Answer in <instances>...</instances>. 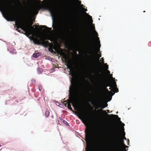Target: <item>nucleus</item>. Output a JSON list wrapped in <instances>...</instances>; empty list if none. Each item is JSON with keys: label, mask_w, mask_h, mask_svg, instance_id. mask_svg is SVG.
<instances>
[{"label": "nucleus", "mask_w": 151, "mask_h": 151, "mask_svg": "<svg viewBox=\"0 0 151 151\" xmlns=\"http://www.w3.org/2000/svg\"><path fill=\"white\" fill-rule=\"evenodd\" d=\"M33 23L32 22L30 24H29L27 23H19L18 25H17L16 27L18 28H21V29L23 30L25 32L32 35L34 32L35 28L33 27H32ZM35 25H33V27H35Z\"/></svg>", "instance_id": "4"}, {"label": "nucleus", "mask_w": 151, "mask_h": 151, "mask_svg": "<svg viewBox=\"0 0 151 151\" xmlns=\"http://www.w3.org/2000/svg\"><path fill=\"white\" fill-rule=\"evenodd\" d=\"M79 118L81 119H83L86 122H88V120L86 115L85 112H81L79 114Z\"/></svg>", "instance_id": "7"}, {"label": "nucleus", "mask_w": 151, "mask_h": 151, "mask_svg": "<svg viewBox=\"0 0 151 151\" xmlns=\"http://www.w3.org/2000/svg\"><path fill=\"white\" fill-rule=\"evenodd\" d=\"M98 55H99V58H98V60H99V59L100 58V57H101V55H100V54H98Z\"/></svg>", "instance_id": "26"}, {"label": "nucleus", "mask_w": 151, "mask_h": 151, "mask_svg": "<svg viewBox=\"0 0 151 151\" xmlns=\"http://www.w3.org/2000/svg\"><path fill=\"white\" fill-rule=\"evenodd\" d=\"M37 70L38 72V73L39 74L41 73L43 71V70L41 68H39L37 69Z\"/></svg>", "instance_id": "19"}, {"label": "nucleus", "mask_w": 151, "mask_h": 151, "mask_svg": "<svg viewBox=\"0 0 151 151\" xmlns=\"http://www.w3.org/2000/svg\"><path fill=\"white\" fill-rule=\"evenodd\" d=\"M148 45L150 46L151 45V42H150L148 43Z\"/></svg>", "instance_id": "28"}, {"label": "nucleus", "mask_w": 151, "mask_h": 151, "mask_svg": "<svg viewBox=\"0 0 151 151\" xmlns=\"http://www.w3.org/2000/svg\"><path fill=\"white\" fill-rule=\"evenodd\" d=\"M107 72H108V73L109 74H110V71L109 70H107Z\"/></svg>", "instance_id": "30"}, {"label": "nucleus", "mask_w": 151, "mask_h": 151, "mask_svg": "<svg viewBox=\"0 0 151 151\" xmlns=\"http://www.w3.org/2000/svg\"><path fill=\"white\" fill-rule=\"evenodd\" d=\"M105 112L106 113V111H105Z\"/></svg>", "instance_id": "42"}, {"label": "nucleus", "mask_w": 151, "mask_h": 151, "mask_svg": "<svg viewBox=\"0 0 151 151\" xmlns=\"http://www.w3.org/2000/svg\"><path fill=\"white\" fill-rule=\"evenodd\" d=\"M71 85L69 89V94L70 96L69 98L70 102H68V108L70 110L73 111L72 108L71 107L70 103L72 104V106L75 107L76 104L75 102L76 99V86L75 79V78H72L71 80Z\"/></svg>", "instance_id": "2"}, {"label": "nucleus", "mask_w": 151, "mask_h": 151, "mask_svg": "<svg viewBox=\"0 0 151 151\" xmlns=\"http://www.w3.org/2000/svg\"><path fill=\"white\" fill-rule=\"evenodd\" d=\"M94 32H95V33L96 35V36H98V33H97L96 31L95 30H94ZM97 39L98 40V42L99 43V48L100 47L101 45H100V41L99 40V38L97 37Z\"/></svg>", "instance_id": "17"}, {"label": "nucleus", "mask_w": 151, "mask_h": 151, "mask_svg": "<svg viewBox=\"0 0 151 151\" xmlns=\"http://www.w3.org/2000/svg\"><path fill=\"white\" fill-rule=\"evenodd\" d=\"M38 88L39 90L40 91H41L42 90V86L41 84H39L38 86Z\"/></svg>", "instance_id": "22"}, {"label": "nucleus", "mask_w": 151, "mask_h": 151, "mask_svg": "<svg viewBox=\"0 0 151 151\" xmlns=\"http://www.w3.org/2000/svg\"><path fill=\"white\" fill-rule=\"evenodd\" d=\"M51 117H52V119H53V116H51Z\"/></svg>", "instance_id": "38"}, {"label": "nucleus", "mask_w": 151, "mask_h": 151, "mask_svg": "<svg viewBox=\"0 0 151 151\" xmlns=\"http://www.w3.org/2000/svg\"><path fill=\"white\" fill-rule=\"evenodd\" d=\"M84 9L85 10V12H84V14H85L88 15V16H89V17H91V21H91V23H92V22H93V21H92V17H91V16H90V15H88V14H87V13L86 12V11H87V9H84Z\"/></svg>", "instance_id": "20"}, {"label": "nucleus", "mask_w": 151, "mask_h": 151, "mask_svg": "<svg viewBox=\"0 0 151 151\" xmlns=\"http://www.w3.org/2000/svg\"><path fill=\"white\" fill-rule=\"evenodd\" d=\"M87 94H88V95L90 96H93V94L91 93L89 91L87 92Z\"/></svg>", "instance_id": "23"}, {"label": "nucleus", "mask_w": 151, "mask_h": 151, "mask_svg": "<svg viewBox=\"0 0 151 151\" xmlns=\"http://www.w3.org/2000/svg\"><path fill=\"white\" fill-rule=\"evenodd\" d=\"M60 49L61 50H62V49H61V48H60Z\"/></svg>", "instance_id": "40"}, {"label": "nucleus", "mask_w": 151, "mask_h": 151, "mask_svg": "<svg viewBox=\"0 0 151 151\" xmlns=\"http://www.w3.org/2000/svg\"><path fill=\"white\" fill-rule=\"evenodd\" d=\"M51 52H53V50L52 49V51H51Z\"/></svg>", "instance_id": "39"}, {"label": "nucleus", "mask_w": 151, "mask_h": 151, "mask_svg": "<svg viewBox=\"0 0 151 151\" xmlns=\"http://www.w3.org/2000/svg\"><path fill=\"white\" fill-rule=\"evenodd\" d=\"M110 117L112 119H114V118H118L119 120H120V118L118 116L116 115L111 114L110 115Z\"/></svg>", "instance_id": "12"}, {"label": "nucleus", "mask_w": 151, "mask_h": 151, "mask_svg": "<svg viewBox=\"0 0 151 151\" xmlns=\"http://www.w3.org/2000/svg\"><path fill=\"white\" fill-rule=\"evenodd\" d=\"M96 47L95 45L93 44L92 42H91L90 43V47L89 48V50L90 51V53L91 54L93 53L95 51Z\"/></svg>", "instance_id": "8"}, {"label": "nucleus", "mask_w": 151, "mask_h": 151, "mask_svg": "<svg viewBox=\"0 0 151 151\" xmlns=\"http://www.w3.org/2000/svg\"><path fill=\"white\" fill-rule=\"evenodd\" d=\"M101 61L102 63H104V59L103 58H101Z\"/></svg>", "instance_id": "24"}, {"label": "nucleus", "mask_w": 151, "mask_h": 151, "mask_svg": "<svg viewBox=\"0 0 151 151\" xmlns=\"http://www.w3.org/2000/svg\"><path fill=\"white\" fill-rule=\"evenodd\" d=\"M1 146V145H0V147Z\"/></svg>", "instance_id": "43"}, {"label": "nucleus", "mask_w": 151, "mask_h": 151, "mask_svg": "<svg viewBox=\"0 0 151 151\" xmlns=\"http://www.w3.org/2000/svg\"><path fill=\"white\" fill-rule=\"evenodd\" d=\"M120 122L122 123V126L124 127L125 125L123 123H122L121 122Z\"/></svg>", "instance_id": "29"}, {"label": "nucleus", "mask_w": 151, "mask_h": 151, "mask_svg": "<svg viewBox=\"0 0 151 151\" xmlns=\"http://www.w3.org/2000/svg\"><path fill=\"white\" fill-rule=\"evenodd\" d=\"M143 12H145V11H144Z\"/></svg>", "instance_id": "41"}, {"label": "nucleus", "mask_w": 151, "mask_h": 151, "mask_svg": "<svg viewBox=\"0 0 151 151\" xmlns=\"http://www.w3.org/2000/svg\"><path fill=\"white\" fill-rule=\"evenodd\" d=\"M0 6L4 12V16L7 21H14L18 20V16L13 12L10 4H5L3 0H0Z\"/></svg>", "instance_id": "1"}, {"label": "nucleus", "mask_w": 151, "mask_h": 151, "mask_svg": "<svg viewBox=\"0 0 151 151\" xmlns=\"http://www.w3.org/2000/svg\"><path fill=\"white\" fill-rule=\"evenodd\" d=\"M99 111H101L102 112L104 111L102 109H101Z\"/></svg>", "instance_id": "31"}, {"label": "nucleus", "mask_w": 151, "mask_h": 151, "mask_svg": "<svg viewBox=\"0 0 151 151\" xmlns=\"http://www.w3.org/2000/svg\"><path fill=\"white\" fill-rule=\"evenodd\" d=\"M66 65L67 66V68L69 69L73 73L72 74V75H73L74 70L72 68V65L71 64L69 63H68L67 65Z\"/></svg>", "instance_id": "11"}, {"label": "nucleus", "mask_w": 151, "mask_h": 151, "mask_svg": "<svg viewBox=\"0 0 151 151\" xmlns=\"http://www.w3.org/2000/svg\"><path fill=\"white\" fill-rule=\"evenodd\" d=\"M106 91L108 92L109 93H111V92H110V91H109V90H108V89H107V88H106Z\"/></svg>", "instance_id": "27"}, {"label": "nucleus", "mask_w": 151, "mask_h": 151, "mask_svg": "<svg viewBox=\"0 0 151 151\" xmlns=\"http://www.w3.org/2000/svg\"><path fill=\"white\" fill-rule=\"evenodd\" d=\"M50 114V112L49 110L47 109L45 110V116L46 117H48Z\"/></svg>", "instance_id": "13"}, {"label": "nucleus", "mask_w": 151, "mask_h": 151, "mask_svg": "<svg viewBox=\"0 0 151 151\" xmlns=\"http://www.w3.org/2000/svg\"><path fill=\"white\" fill-rule=\"evenodd\" d=\"M40 39H44L45 40H50V37L48 36L41 37Z\"/></svg>", "instance_id": "15"}, {"label": "nucleus", "mask_w": 151, "mask_h": 151, "mask_svg": "<svg viewBox=\"0 0 151 151\" xmlns=\"http://www.w3.org/2000/svg\"><path fill=\"white\" fill-rule=\"evenodd\" d=\"M18 2H19V4H21V2H20V1H18Z\"/></svg>", "instance_id": "34"}, {"label": "nucleus", "mask_w": 151, "mask_h": 151, "mask_svg": "<svg viewBox=\"0 0 151 151\" xmlns=\"http://www.w3.org/2000/svg\"><path fill=\"white\" fill-rule=\"evenodd\" d=\"M67 30V27H66L65 25H64V26L63 27H60L59 29L60 32L63 35H64L65 33Z\"/></svg>", "instance_id": "9"}, {"label": "nucleus", "mask_w": 151, "mask_h": 151, "mask_svg": "<svg viewBox=\"0 0 151 151\" xmlns=\"http://www.w3.org/2000/svg\"><path fill=\"white\" fill-rule=\"evenodd\" d=\"M49 40L51 41H53L52 39L51 38H50V40Z\"/></svg>", "instance_id": "32"}, {"label": "nucleus", "mask_w": 151, "mask_h": 151, "mask_svg": "<svg viewBox=\"0 0 151 151\" xmlns=\"http://www.w3.org/2000/svg\"><path fill=\"white\" fill-rule=\"evenodd\" d=\"M107 111L108 112H109V110H107Z\"/></svg>", "instance_id": "35"}, {"label": "nucleus", "mask_w": 151, "mask_h": 151, "mask_svg": "<svg viewBox=\"0 0 151 151\" xmlns=\"http://www.w3.org/2000/svg\"><path fill=\"white\" fill-rule=\"evenodd\" d=\"M55 50V51H56L58 53L60 54V55H61V54L62 53V50L60 51L58 49H57L55 47H54L53 48Z\"/></svg>", "instance_id": "18"}, {"label": "nucleus", "mask_w": 151, "mask_h": 151, "mask_svg": "<svg viewBox=\"0 0 151 151\" xmlns=\"http://www.w3.org/2000/svg\"><path fill=\"white\" fill-rule=\"evenodd\" d=\"M33 42L35 44H42L46 46L49 45L51 44L47 41L45 40L44 39H39L38 38L34 39L33 40Z\"/></svg>", "instance_id": "5"}, {"label": "nucleus", "mask_w": 151, "mask_h": 151, "mask_svg": "<svg viewBox=\"0 0 151 151\" xmlns=\"http://www.w3.org/2000/svg\"><path fill=\"white\" fill-rule=\"evenodd\" d=\"M40 56V53L37 52L34 53L33 55V57L34 58H37Z\"/></svg>", "instance_id": "14"}, {"label": "nucleus", "mask_w": 151, "mask_h": 151, "mask_svg": "<svg viewBox=\"0 0 151 151\" xmlns=\"http://www.w3.org/2000/svg\"><path fill=\"white\" fill-rule=\"evenodd\" d=\"M40 98H39V99H37V100L39 101L40 100Z\"/></svg>", "instance_id": "36"}, {"label": "nucleus", "mask_w": 151, "mask_h": 151, "mask_svg": "<svg viewBox=\"0 0 151 151\" xmlns=\"http://www.w3.org/2000/svg\"><path fill=\"white\" fill-rule=\"evenodd\" d=\"M33 12V13H35L36 14H37L38 13V10L37 9H35L32 12H31L30 13L31 14L32 13V12Z\"/></svg>", "instance_id": "21"}, {"label": "nucleus", "mask_w": 151, "mask_h": 151, "mask_svg": "<svg viewBox=\"0 0 151 151\" xmlns=\"http://www.w3.org/2000/svg\"><path fill=\"white\" fill-rule=\"evenodd\" d=\"M108 86H109L110 87L109 88V89H111V88L112 87L115 89V92L117 93V92H118V91H119L118 89L116 87V82H114L113 83L112 86H111V85L109 84L108 85Z\"/></svg>", "instance_id": "10"}, {"label": "nucleus", "mask_w": 151, "mask_h": 151, "mask_svg": "<svg viewBox=\"0 0 151 151\" xmlns=\"http://www.w3.org/2000/svg\"><path fill=\"white\" fill-rule=\"evenodd\" d=\"M43 1L45 2L49 1V3L52 4H57L59 5L62 3L63 0H43Z\"/></svg>", "instance_id": "6"}, {"label": "nucleus", "mask_w": 151, "mask_h": 151, "mask_svg": "<svg viewBox=\"0 0 151 151\" xmlns=\"http://www.w3.org/2000/svg\"><path fill=\"white\" fill-rule=\"evenodd\" d=\"M42 28H45L46 29V30H49V31H50L52 29L51 28H49L47 27L45 25H43L42 26Z\"/></svg>", "instance_id": "16"}, {"label": "nucleus", "mask_w": 151, "mask_h": 151, "mask_svg": "<svg viewBox=\"0 0 151 151\" xmlns=\"http://www.w3.org/2000/svg\"><path fill=\"white\" fill-rule=\"evenodd\" d=\"M105 68L107 70L108 69V66L107 65H106L105 66Z\"/></svg>", "instance_id": "25"}, {"label": "nucleus", "mask_w": 151, "mask_h": 151, "mask_svg": "<svg viewBox=\"0 0 151 151\" xmlns=\"http://www.w3.org/2000/svg\"><path fill=\"white\" fill-rule=\"evenodd\" d=\"M64 58H65V59L66 60V56H65L64 57Z\"/></svg>", "instance_id": "37"}, {"label": "nucleus", "mask_w": 151, "mask_h": 151, "mask_svg": "<svg viewBox=\"0 0 151 151\" xmlns=\"http://www.w3.org/2000/svg\"><path fill=\"white\" fill-rule=\"evenodd\" d=\"M85 139L88 146L86 149V151H93L91 145V140L94 138L93 131L90 127H86L85 131Z\"/></svg>", "instance_id": "3"}, {"label": "nucleus", "mask_w": 151, "mask_h": 151, "mask_svg": "<svg viewBox=\"0 0 151 151\" xmlns=\"http://www.w3.org/2000/svg\"><path fill=\"white\" fill-rule=\"evenodd\" d=\"M78 2H79V4H81V1H79Z\"/></svg>", "instance_id": "33"}]
</instances>
